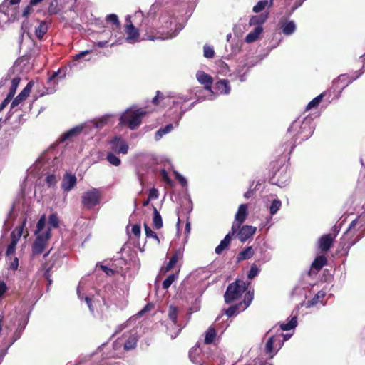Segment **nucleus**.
Masks as SVG:
<instances>
[{
    "label": "nucleus",
    "mask_w": 365,
    "mask_h": 365,
    "mask_svg": "<svg viewBox=\"0 0 365 365\" xmlns=\"http://www.w3.org/2000/svg\"><path fill=\"white\" fill-rule=\"evenodd\" d=\"M111 116L110 114H106L71 128L70 139L75 137H78L82 140L93 138V135L108 123Z\"/></svg>",
    "instance_id": "1"
},
{
    "label": "nucleus",
    "mask_w": 365,
    "mask_h": 365,
    "mask_svg": "<svg viewBox=\"0 0 365 365\" xmlns=\"http://www.w3.org/2000/svg\"><path fill=\"white\" fill-rule=\"evenodd\" d=\"M314 127L313 118L310 116L298 118L294 120L288 128L287 135L292 138L293 146L307 140L313 133Z\"/></svg>",
    "instance_id": "2"
},
{
    "label": "nucleus",
    "mask_w": 365,
    "mask_h": 365,
    "mask_svg": "<svg viewBox=\"0 0 365 365\" xmlns=\"http://www.w3.org/2000/svg\"><path fill=\"white\" fill-rule=\"evenodd\" d=\"M365 235V212L361 213L351 221L348 229L341 238V244L346 250H349L354 245Z\"/></svg>",
    "instance_id": "3"
},
{
    "label": "nucleus",
    "mask_w": 365,
    "mask_h": 365,
    "mask_svg": "<svg viewBox=\"0 0 365 365\" xmlns=\"http://www.w3.org/2000/svg\"><path fill=\"white\" fill-rule=\"evenodd\" d=\"M34 235L36 238L32 244V254L36 256L44 252L51 237L50 229L46 227V215H41L37 222Z\"/></svg>",
    "instance_id": "4"
},
{
    "label": "nucleus",
    "mask_w": 365,
    "mask_h": 365,
    "mask_svg": "<svg viewBox=\"0 0 365 365\" xmlns=\"http://www.w3.org/2000/svg\"><path fill=\"white\" fill-rule=\"evenodd\" d=\"M17 67L11 68L6 76L0 81V89H8V91H16L19 87H22L21 91H31L34 86V81H28L25 77L14 76Z\"/></svg>",
    "instance_id": "5"
},
{
    "label": "nucleus",
    "mask_w": 365,
    "mask_h": 365,
    "mask_svg": "<svg viewBox=\"0 0 365 365\" xmlns=\"http://www.w3.org/2000/svg\"><path fill=\"white\" fill-rule=\"evenodd\" d=\"M165 25L159 26L157 22L152 24H145L143 26L145 30L144 39L149 41L155 40H166L173 37L172 22L170 21H165Z\"/></svg>",
    "instance_id": "6"
},
{
    "label": "nucleus",
    "mask_w": 365,
    "mask_h": 365,
    "mask_svg": "<svg viewBox=\"0 0 365 365\" xmlns=\"http://www.w3.org/2000/svg\"><path fill=\"white\" fill-rule=\"evenodd\" d=\"M147 113L145 108L132 106L120 115V124L127 126L131 130H135L141 124L142 119Z\"/></svg>",
    "instance_id": "7"
},
{
    "label": "nucleus",
    "mask_w": 365,
    "mask_h": 365,
    "mask_svg": "<svg viewBox=\"0 0 365 365\" xmlns=\"http://www.w3.org/2000/svg\"><path fill=\"white\" fill-rule=\"evenodd\" d=\"M84 285L83 281L79 282L77 287L78 297L81 301H84L88 306L90 312L94 315L96 312H98L102 306H108V301L104 296L101 294L100 292H97L96 294L92 296H85L84 293Z\"/></svg>",
    "instance_id": "8"
},
{
    "label": "nucleus",
    "mask_w": 365,
    "mask_h": 365,
    "mask_svg": "<svg viewBox=\"0 0 365 365\" xmlns=\"http://www.w3.org/2000/svg\"><path fill=\"white\" fill-rule=\"evenodd\" d=\"M282 333L272 334V329H269L264 335L267 338L264 345V352L269 358L274 356L279 351L284 344V340H282Z\"/></svg>",
    "instance_id": "9"
},
{
    "label": "nucleus",
    "mask_w": 365,
    "mask_h": 365,
    "mask_svg": "<svg viewBox=\"0 0 365 365\" xmlns=\"http://www.w3.org/2000/svg\"><path fill=\"white\" fill-rule=\"evenodd\" d=\"M247 289L243 280H236L229 284L224 295L225 302L230 304L237 299Z\"/></svg>",
    "instance_id": "10"
},
{
    "label": "nucleus",
    "mask_w": 365,
    "mask_h": 365,
    "mask_svg": "<svg viewBox=\"0 0 365 365\" xmlns=\"http://www.w3.org/2000/svg\"><path fill=\"white\" fill-rule=\"evenodd\" d=\"M123 337L127 338L125 341L122 339H117L113 344L114 350H118L123 346V349L130 351L135 348L138 337L135 331L125 333Z\"/></svg>",
    "instance_id": "11"
},
{
    "label": "nucleus",
    "mask_w": 365,
    "mask_h": 365,
    "mask_svg": "<svg viewBox=\"0 0 365 365\" xmlns=\"http://www.w3.org/2000/svg\"><path fill=\"white\" fill-rule=\"evenodd\" d=\"M178 309L174 306H170L168 309V317L170 320V326L168 327V333L172 339L178 336L182 330V328L177 324Z\"/></svg>",
    "instance_id": "12"
},
{
    "label": "nucleus",
    "mask_w": 365,
    "mask_h": 365,
    "mask_svg": "<svg viewBox=\"0 0 365 365\" xmlns=\"http://www.w3.org/2000/svg\"><path fill=\"white\" fill-rule=\"evenodd\" d=\"M101 197L100 190L96 188H92L83 193L82 203L87 208H92L100 203Z\"/></svg>",
    "instance_id": "13"
},
{
    "label": "nucleus",
    "mask_w": 365,
    "mask_h": 365,
    "mask_svg": "<svg viewBox=\"0 0 365 365\" xmlns=\"http://www.w3.org/2000/svg\"><path fill=\"white\" fill-rule=\"evenodd\" d=\"M253 297H254L253 292L248 291L245 295L243 302L229 307L225 311L226 315L228 317H231L233 315H235V314L245 310L246 308H247L250 305V304L253 299Z\"/></svg>",
    "instance_id": "14"
},
{
    "label": "nucleus",
    "mask_w": 365,
    "mask_h": 365,
    "mask_svg": "<svg viewBox=\"0 0 365 365\" xmlns=\"http://www.w3.org/2000/svg\"><path fill=\"white\" fill-rule=\"evenodd\" d=\"M111 150L118 154H127L128 151V145L125 140L120 136H115L109 141Z\"/></svg>",
    "instance_id": "15"
},
{
    "label": "nucleus",
    "mask_w": 365,
    "mask_h": 365,
    "mask_svg": "<svg viewBox=\"0 0 365 365\" xmlns=\"http://www.w3.org/2000/svg\"><path fill=\"white\" fill-rule=\"evenodd\" d=\"M247 215V205L242 204L239 206L237 213L235 216V220L232 223V227L237 231L240 228L241 225L245 222Z\"/></svg>",
    "instance_id": "16"
},
{
    "label": "nucleus",
    "mask_w": 365,
    "mask_h": 365,
    "mask_svg": "<svg viewBox=\"0 0 365 365\" xmlns=\"http://www.w3.org/2000/svg\"><path fill=\"white\" fill-rule=\"evenodd\" d=\"M290 179V174L287 171V168H281L272 179L273 183L277 185L280 187L286 186Z\"/></svg>",
    "instance_id": "17"
},
{
    "label": "nucleus",
    "mask_w": 365,
    "mask_h": 365,
    "mask_svg": "<svg viewBox=\"0 0 365 365\" xmlns=\"http://www.w3.org/2000/svg\"><path fill=\"white\" fill-rule=\"evenodd\" d=\"M331 93H321L319 96L313 98L306 106V110H309L312 108H317L319 104L322 101L324 98H327V101L330 103L333 99H338L339 98V95L336 93H333L334 96L330 100Z\"/></svg>",
    "instance_id": "18"
},
{
    "label": "nucleus",
    "mask_w": 365,
    "mask_h": 365,
    "mask_svg": "<svg viewBox=\"0 0 365 365\" xmlns=\"http://www.w3.org/2000/svg\"><path fill=\"white\" fill-rule=\"evenodd\" d=\"M351 82V80L349 76L346 74L340 75L333 81L331 89L334 91H342Z\"/></svg>",
    "instance_id": "19"
},
{
    "label": "nucleus",
    "mask_w": 365,
    "mask_h": 365,
    "mask_svg": "<svg viewBox=\"0 0 365 365\" xmlns=\"http://www.w3.org/2000/svg\"><path fill=\"white\" fill-rule=\"evenodd\" d=\"M196 78L198 82L204 86V88L208 91H212V86L213 83L212 77L204 72L203 71H198L196 73Z\"/></svg>",
    "instance_id": "20"
},
{
    "label": "nucleus",
    "mask_w": 365,
    "mask_h": 365,
    "mask_svg": "<svg viewBox=\"0 0 365 365\" xmlns=\"http://www.w3.org/2000/svg\"><path fill=\"white\" fill-rule=\"evenodd\" d=\"M237 231L231 228V230L225 235L223 240H222L215 250V252L217 255H220L225 249H227L230 244V242L233 236L237 233Z\"/></svg>",
    "instance_id": "21"
},
{
    "label": "nucleus",
    "mask_w": 365,
    "mask_h": 365,
    "mask_svg": "<svg viewBox=\"0 0 365 365\" xmlns=\"http://www.w3.org/2000/svg\"><path fill=\"white\" fill-rule=\"evenodd\" d=\"M256 232V227L250 225H244L237 230V237L244 242L252 237Z\"/></svg>",
    "instance_id": "22"
},
{
    "label": "nucleus",
    "mask_w": 365,
    "mask_h": 365,
    "mask_svg": "<svg viewBox=\"0 0 365 365\" xmlns=\"http://www.w3.org/2000/svg\"><path fill=\"white\" fill-rule=\"evenodd\" d=\"M125 21L126 25L125 27V32L127 34V40H136L139 36L138 29L132 24L130 17H127Z\"/></svg>",
    "instance_id": "23"
},
{
    "label": "nucleus",
    "mask_w": 365,
    "mask_h": 365,
    "mask_svg": "<svg viewBox=\"0 0 365 365\" xmlns=\"http://www.w3.org/2000/svg\"><path fill=\"white\" fill-rule=\"evenodd\" d=\"M66 76V68H59L57 71L53 72V74L48 77V83L51 86H54L56 83H58L60 81L64 79Z\"/></svg>",
    "instance_id": "24"
},
{
    "label": "nucleus",
    "mask_w": 365,
    "mask_h": 365,
    "mask_svg": "<svg viewBox=\"0 0 365 365\" xmlns=\"http://www.w3.org/2000/svg\"><path fill=\"white\" fill-rule=\"evenodd\" d=\"M334 238V237H332L331 234L324 235L321 237L318 242L321 251L327 252L333 243Z\"/></svg>",
    "instance_id": "25"
},
{
    "label": "nucleus",
    "mask_w": 365,
    "mask_h": 365,
    "mask_svg": "<svg viewBox=\"0 0 365 365\" xmlns=\"http://www.w3.org/2000/svg\"><path fill=\"white\" fill-rule=\"evenodd\" d=\"M279 24L281 25L282 33L286 36L292 34L296 30V25L293 21L283 22L281 20Z\"/></svg>",
    "instance_id": "26"
},
{
    "label": "nucleus",
    "mask_w": 365,
    "mask_h": 365,
    "mask_svg": "<svg viewBox=\"0 0 365 365\" xmlns=\"http://www.w3.org/2000/svg\"><path fill=\"white\" fill-rule=\"evenodd\" d=\"M268 18V14H260L259 15L252 16L249 21L250 26H262Z\"/></svg>",
    "instance_id": "27"
},
{
    "label": "nucleus",
    "mask_w": 365,
    "mask_h": 365,
    "mask_svg": "<svg viewBox=\"0 0 365 365\" xmlns=\"http://www.w3.org/2000/svg\"><path fill=\"white\" fill-rule=\"evenodd\" d=\"M26 324L27 322L26 320L19 322L18 327L16 328L15 332L14 333L12 340L9 346H11L16 341L20 339L24 329L26 328Z\"/></svg>",
    "instance_id": "28"
},
{
    "label": "nucleus",
    "mask_w": 365,
    "mask_h": 365,
    "mask_svg": "<svg viewBox=\"0 0 365 365\" xmlns=\"http://www.w3.org/2000/svg\"><path fill=\"white\" fill-rule=\"evenodd\" d=\"M263 29L262 26H256L254 30L250 32L245 37V41L247 43H252L255 41L262 32Z\"/></svg>",
    "instance_id": "29"
},
{
    "label": "nucleus",
    "mask_w": 365,
    "mask_h": 365,
    "mask_svg": "<svg viewBox=\"0 0 365 365\" xmlns=\"http://www.w3.org/2000/svg\"><path fill=\"white\" fill-rule=\"evenodd\" d=\"M26 220L25 219L23 222V224L20 226L16 227L11 233V241L18 243L19 240H20L23 230L24 227L26 223Z\"/></svg>",
    "instance_id": "30"
},
{
    "label": "nucleus",
    "mask_w": 365,
    "mask_h": 365,
    "mask_svg": "<svg viewBox=\"0 0 365 365\" xmlns=\"http://www.w3.org/2000/svg\"><path fill=\"white\" fill-rule=\"evenodd\" d=\"M29 94V93H19V94L13 100L11 108L16 110L18 109L17 107L28 98Z\"/></svg>",
    "instance_id": "31"
},
{
    "label": "nucleus",
    "mask_w": 365,
    "mask_h": 365,
    "mask_svg": "<svg viewBox=\"0 0 365 365\" xmlns=\"http://www.w3.org/2000/svg\"><path fill=\"white\" fill-rule=\"evenodd\" d=\"M174 128L173 124H168L165 127L160 128L155 134V140H160L165 135L170 133Z\"/></svg>",
    "instance_id": "32"
},
{
    "label": "nucleus",
    "mask_w": 365,
    "mask_h": 365,
    "mask_svg": "<svg viewBox=\"0 0 365 365\" xmlns=\"http://www.w3.org/2000/svg\"><path fill=\"white\" fill-rule=\"evenodd\" d=\"M326 295V292L323 290L319 291L315 296L309 301L307 302L306 307L309 308L314 305L318 304L320 301H322Z\"/></svg>",
    "instance_id": "33"
},
{
    "label": "nucleus",
    "mask_w": 365,
    "mask_h": 365,
    "mask_svg": "<svg viewBox=\"0 0 365 365\" xmlns=\"http://www.w3.org/2000/svg\"><path fill=\"white\" fill-rule=\"evenodd\" d=\"M216 330L214 327H210L205 331L204 342L205 344H212L216 337Z\"/></svg>",
    "instance_id": "34"
},
{
    "label": "nucleus",
    "mask_w": 365,
    "mask_h": 365,
    "mask_svg": "<svg viewBox=\"0 0 365 365\" xmlns=\"http://www.w3.org/2000/svg\"><path fill=\"white\" fill-rule=\"evenodd\" d=\"M253 255L254 251L252 247L251 246L247 247L238 254L237 257V261H242L247 259H250L253 256Z\"/></svg>",
    "instance_id": "35"
},
{
    "label": "nucleus",
    "mask_w": 365,
    "mask_h": 365,
    "mask_svg": "<svg viewBox=\"0 0 365 365\" xmlns=\"http://www.w3.org/2000/svg\"><path fill=\"white\" fill-rule=\"evenodd\" d=\"M201 353V350L199 346H195L192 347L189 352V358L190 361L194 364H198L199 360L197 359L198 356Z\"/></svg>",
    "instance_id": "36"
},
{
    "label": "nucleus",
    "mask_w": 365,
    "mask_h": 365,
    "mask_svg": "<svg viewBox=\"0 0 365 365\" xmlns=\"http://www.w3.org/2000/svg\"><path fill=\"white\" fill-rule=\"evenodd\" d=\"M297 325V317L294 316L291 318L289 322L282 323L280 324V329L282 331H289L294 329Z\"/></svg>",
    "instance_id": "37"
},
{
    "label": "nucleus",
    "mask_w": 365,
    "mask_h": 365,
    "mask_svg": "<svg viewBox=\"0 0 365 365\" xmlns=\"http://www.w3.org/2000/svg\"><path fill=\"white\" fill-rule=\"evenodd\" d=\"M153 226L156 229H160L163 227V220L161 215L155 207H153Z\"/></svg>",
    "instance_id": "38"
},
{
    "label": "nucleus",
    "mask_w": 365,
    "mask_h": 365,
    "mask_svg": "<svg viewBox=\"0 0 365 365\" xmlns=\"http://www.w3.org/2000/svg\"><path fill=\"white\" fill-rule=\"evenodd\" d=\"M215 88L220 91H230V81L227 79H222L216 82Z\"/></svg>",
    "instance_id": "39"
},
{
    "label": "nucleus",
    "mask_w": 365,
    "mask_h": 365,
    "mask_svg": "<svg viewBox=\"0 0 365 365\" xmlns=\"http://www.w3.org/2000/svg\"><path fill=\"white\" fill-rule=\"evenodd\" d=\"M48 31V26L46 21H41L36 28V35L37 38H41Z\"/></svg>",
    "instance_id": "40"
},
{
    "label": "nucleus",
    "mask_w": 365,
    "mask_h": 365,
    "mask_svg": "<svg viewBox=\"0 0 365 365\" xmlns=\"http://www.w3.org/2000/svg\"><path fill=\"white\" fill-rule=\"evenodd\" d=\"M106 20L107 23H111L113 25V29H120V22L118 19V17L116 14H108Z\"/></svg>",
    "instance_id": "41"
},
{
    "label": "nucleus",
    "mask_w": 365,
    "mask_h": 365,
    "mask_svg": "<svg viewBox=\"0 0 365 365\" xmlns=\"http://www.w3.org/2000/svg\"><path fill=\"white\" fill-rule=\"evenodd\" d=\"M282 202L279 199H274L272 201V203L269 206V212L271 215H275L281 208Z\"/></svg>",
    "instance_id": "42"
},
{
    "label": "nucleus",
    "mask_w": 365,
    "mask_h": 365,
    "mask_svg": "<svg viewBox=\"0 0 365 365\" xmlns=\"http://www.w3.org/2000/svg\"><path fill=\"white\" fill-rule=\"evenodd\" d=\"M59 220L56 213H52L48 217V225H46L47 227L51 230V228H56L58 227Z\"/></svg>",
    "instance_id": "43"
},
{
    "label": "nucleus",
    "mask_w": 365,
    "mask_h": 365,
    "mask_svg": "<svg viewBox=\"0 0 365 365\" xmlns=\"http://www.w3.org/2000/svg\"><path fill=\"white\" fill-rule=\"evenodd\" d=\"M219 93H209L207 96L204 95V93H200V95L197 96L196 101L202 102L205 100L212 101L215 100L217 97V94Z\"/></svg>",
    "instance_id": "44"
},
{
    "label": "nucleus",
    "mask_w": 365,
    "mask_h": 365,
    "mask_svg": "<svg viewBox=\"0 0 365 365\" xmlns=\"http://www.w3.org/2000/svg\"><path fill=\"white\" fill-rule=\"evenodd\" d=\"M178 274H170L163 282V288L164 289H168L173 282L178 278Z\"/></svg>",
    "instance_id": "45"
},
{
    "label": "nucleus",
    "mask_w": 365,
    "mask_h": 365,
    "mask_svg": "<svg viewBox=\"0 0 365 365\" xmlns=\"http://www.w3.org/2000/svg\"><path fill=\"white\" fill-rule=\"evenodd\" d=\"M327 263V259L325 258V257L324 256H319V257H317L313 264H312V266L316 269H320L321 268H322L323 266H324Z\"/></svg>",
    "instance_id": "46"
},
{
    "label": "nucleus",
    "mask_w": 365,
    "mask_h": 365,
    "mask_svg": "<svg viewBox=\"0 0 365 365\" xmlns=\"http://www.w3.org/2000/svg\"><path fill=\"white\" fill-rule=\"evenodd\" d=\"M107 160L114 166H118L120 165V159L113 153H108L106 157Z\"/></svg>",
    "instance_id": "47"
},
{
    "label": "nucleus",
    "mask_w": 365,
    "mask_h": 365,
    "mask_svg": "<svg viewBox=\"0 0 365 365\" xmlns=\"http://www.w3.org/2000/svg\"><path fill=\"white\" fill-rule=\"evenodd\" d=\"M145 232V235L148 237H152L154 238L158 244H160V239L158 237L157 234L151 230V228L146 224L144 225Z\"/></svg>",
    "instance_id": "48"
},
{
    "label": "nucleus",
    "mask_w": 365,
    "mask_h": 365,
    "mask_svg": "<svg viewBox=\"0 0 365 365\" xmlns=\"http://www.w3.org/2000/svg\"><path fill=\"white\" fill-rule=\"evenodd\" d=\"M45 175H46L45 181H46L48 187H52L53 185H54L56 183L57 179L54 174H49L48 173H46Z\"/></svg>",
    "instance_id": "49"
},
{
    "label": "nucleus",
    "mask_w": 365,
    "mask_h": 365,
    "mask_svg": "<svg viewBox=\"0 0 365 365\" xmlns=\"http://www.w3.org/2000/svg\"><path fill=\"white\" fill-rule=\"evenodd\" d=\"M182 258V252L180 250H178L175 252L171 258L169 260V262L172 263L175 266L178 261Z\"/></svg>",
    "instance_id": "50"
},
{
    "label": "nucleus",
    "mask_w": 365,
    "mask_h": 365,
    "mask_svg": "<svg viewBox=\"0 0 365 365\" xmlns=\"http://www.w3.org/2000/svg\"><path fill=\"white\" fill-rule=\"evenodd\" d=\"M259 271V268L255 264H253L250 267V270L247 274V277L250 279H253L254 277L258 275Z\"/></svg>",
    "instance_id": "51"
},
{
    "label": "nucleus",
    "mask_w": 365,
    "mask_h": 365,
    "mask_svg": "<svg viewBox=\"0 0 365 365\" xmlns=\"http://www.w3.org/2000/svg\"><path fill=\"white\" fill-rule=\"evenodd\" d=\"M267 4H268V1L266 0L260 1L255 6H254L252 10L255 13H259V12L262 11L266 7Z\"/></svg>",
    "instance_id": "52"
},
{
    "label": "nucleus",
    "mask_w": 365,
    "mask_h": 365,
    "mask_svg": "<svg viewBox=\"0 0 365 365\" xmlns=\"http://www.w3.org/2000/svg\"><path fill=\"white\" fill-rule=\"evenodd\" d=\"M204 56L207 58H212L215 56V51L212 47L205 46L203 48Z\"/></svg>",
    "instance_id": "53"
},
{
    "label": "nucleus",
    "mask_w": 365,
    "mask_h": 365,
    "mask_svg": "<svg viewBox=\"0 0 365 365\" xmlns=\"http://www.w3.org/2000/svg\"><path fill=\"white\" fill-rule=\"evenodd\" d=\"M175 178L179 181V182L181 184L182 187H186L187 185V180L184 176H182L180 173H179L178 171L173 172Z\"/></svg>",
    "instance_id": "54"
},
{
    "label": "nucleus",
    "mask_w": 365,
    "mask_h": 365,
    "mask_svg": "<svg viewBox=\"0 0 365 365\" xmlns=\"http://www.w3.org/2000/svg\"><path fill=\"white\" fill-rule=\"evenodd\" d=\"M15 93H9L7 97L3 101L1 104L0 105V111H1L12 100L14 96Z\"/></svg>",
    "instance_id": "55"
},
{
    "label": "nucleus",
    "mask_w": 365,
    "mask_h": 365,
    "mask_svg": "<svg viewBox=\"0 0 365 365\" xmlns=\"http://www.w3.org/2000/svg\"><path fill=\"white\" fill-rule=\"evenodd\" d=\"M16 245H17V243L11 241L10 244L8 245L6 252L7 256H10V255H12L13 254H14V252L16 251Z\"/></svg>",
    "instance_id": "56"
},
{
    "label": "nucleus",
    "mask_w": 365,
    "mask_h": 365,
    "mask_svg": "<svg viewBox=\"0 0 365 365\" xmlns=\"http://www.w3.org/2000/svg\"><path fill=\"white\" fill-rule=\"evenodd\" d=\"M98 267H99L102 271H103L108 276H112L114 274V271L106 266L102 264H96V268Z\"/></svg>",
    "instance_id": "57"
},
{
    "label": "nucleus",
    "mask_w": 365,
    "mask_h": 365,
    "mask_svg": "<svg viewBox=\"0 0 365 365\" xmlns=\"http://www.w3.org/2000/svg\"><path fill=\"white\" fill-rule=\"evenodd\" d=\"M158 197H159L158 190L156 188L153 187L149 190L148 198L150 200H156L158 198Z\"/></svg>",
    "instance_id": "58"
},
{
    "label": "nucleus",
    "mask_w": 365,
    "mask_h": 365,
    "mask_svg": "<svg viewBox=\"0 0 365 365\" xmlns=\"http://www.w3.org/2000/svg\"><path fill=\"white\" fill-rule=\"evenodd\" d=\"M21 0H10L9 1V3H7V0H5L4 1V3L0 5V11L1 12H5L4 11V7L7 5V4H10V5H16V4H18L19 2H20Z\"/></svg>",
    "instance_id": "59"
},
{
    "label": "nucleus",
    "mask_w": 365,
    "mask_h": 365,
    "mask_svg": "<svg viewBox=\"0 0 365 365\" xmlns=\"http://www.w3.org/2000/svg\"><path fill=\"white\" fill-rule=\"evenodd\" d=\"M245 365H263V361L262 359L259 357H256L254 359L249 361Z\"/></svg>",
    "instance_id": "60"
},
{
    "label": "nucleus",
    "mask_w": 365,
    "mask_h": 365,
    "mask_svg": "<svg viewBox=\"0 0 365 365\" xmlns=\"http://www.w3.org/2000/svg\"><path fill=\"white\" fill-rule=\"evenodd\" d=\"M161 175H162V178L164 180V181H165L168 185H173V181L169 178L168 174L167 173V172L165 170H163L161 171Z\"/></svg>",
    "instance_id": "61"
},
{
    "label": "nucleus",
    "mask_w": 365,
    "mask_h": 365,
    "mask_svg": "<svg viewBox=\"0 0 365 365\" xmlns=\"http://www.w3.org/2000/svg\"><path fill=\"white\" fill-rule=\"evenodd\" d=\"M63 188L65 191L68 190V172L66 171L64 174L63 182Z\"/></svg>",
    "instance_id": "62"
},
{
    "label": "nucleus",
    "mask_w": 365,
    "mask_h": 365,
    "mask_svg": "<svg viewBox=\"0 0 365 365\" xmlns=\"http://www.w3.org/2000/svg\"><path fill=\"white\" fill-rule=\"evenodd\" d=\"M132 233L136 236V237H139L140 235V226L139 225H134L133 227H132Z\"/></svg>",
    "instance_id": "63"
},
{
    "label": "nucleus",
    "mask_w": 365,
    "mask_h": 365,
    "mask_svg": "<svg viewBox=\"0 0 365 365\" xmlns=\"http://www.w3.org/2000/svg\"><path fill=\"white\" fill-rule=\"evenodd\" d=\"M163 99H164L163 93H157V96L153 98V103L157 104L160 100Z\"/></svg>",
    "instance_id": "64"
}]
</instances>
